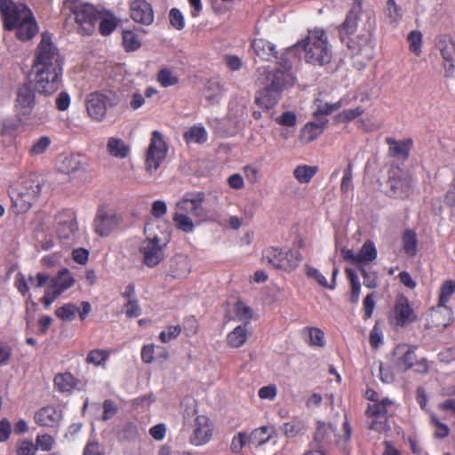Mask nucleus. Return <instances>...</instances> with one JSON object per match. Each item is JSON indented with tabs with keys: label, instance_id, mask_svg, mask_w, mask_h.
I'll return each instance as SVG.
<instances>
[{
	"label": "nucleus",
	"instance_id": "21",
	"mask_svg": "<svg viewBox=\"0 0 455 455\" xmlns=\"http://www.w3.org/2000/svg\"><path fill=\"white\" fill-rule=\"evenodd\" d=\"M443 60L447 76H451L455 68V43L449 37L442 36L436 43Z\"/></svg>",
	"mask_w": 455,
	"mask_h": 455
},
{
	"label": "nucleus",
	"instance_id": "1",
	"mask_svg": "<svg viewBox=\"0 0 455 455\" xmlns=\"http://www.w3.org/2000/svg\"><path fill=\"white\" fill-rule=\"evenodd\" d=\"M32 72L35 87L39 93L51 95L61 86L63 58L48 33L42 34L36 46Z\"/></svg>",
	"mask_w": 455,
	"mask_h": 455
},
{
	"label": "nucleus",
	"instance_id": "50",
	"mask_svg": "<svg viewBox=\"0 0 455 455\" xmlns=\"http://www.w3.org/2000/svg\"><path fill=\"white\" fill-rule=\"evenodd\" d=\"M101 16H103V14ZM98 23L99 32L104 36L110 35L117 26V20L113 16L108 18L101 17Z\"/></svg>",
	"mask_w": 455,
	"mask_h": 455
},
{
	"label": "nucleus",
	"instance_id": "48",
	"mask_svg": "<svg viewBox=\"0 0 455 455\" xmlns=\"http://www.w3.org/2000/svg\"><path fill=\"white\" fill-rule=\"evenodd\" d=\"M109 357V353L105 349H93L86 356V363L96 366L104 364Z\"/></svg>",
	"mask_w": 455,
	"mask_h": 455
},
{
	"label": "nucleus",
	"instance_id": "33",
	"mask_svg": "<svg viewBox=\"0 0 455 455\" xmlns=\"http://www.w3.org/2000/svg\"><path fill=\"white\" fill-rule=\"evenodd\" d=\"M224 93L221 83L217 79L209 80L204 86V97L211 104H216Z\"/></svg>",
	"mask_w": 455,
	"mask_h": 455
},
{
	"label": "nucleus",
	"instance_id": "55",
	"mask_svg": "<svg viewBox=\"0 0 455 455\" xmlns=\"http://www.w3.org/2000/svg\"><path fill=\"white\" fill-rule=\"evenodd\" d=\"M309 343L313 346L323 347L324 345V333L318 328H307Z\"/></svg>",
	"mask_w": 455,
	"mask_h": 455
},
{
	"label": "nucleus",
	"instance_id": "5",
	"mask_svg": "<svg viewBox=\"0 0 455 455\" xmlns=\"http://www.w3.org/2000/svg\"><path fill=\"white\" fill-rule=\"evenodd\" d=\"M64 7L73 15L76 29L79 35L91 36L95 32L96 25L102 15L101 11L82 0H66Z\"/></svg>",
	"mask_w": 455,
	"mask_h": 455
},
{
	"label": "nucleus",
	"instance_id": "54",
	"mask_svg": "<svg viewBox=\"0 0 455 455\" xmlns=\"http://www.w3.org/2000/svg\"><path fill=\"white\" fill-rule=\"evenodd\" d=\"M386 16L391 23H397L402 17V11L396 5L395 0H387L386 8Z\"/></svg>",
	"mask_w": 455,
	"mask_h": 455
},
{
	"label": "nucleus",
	"instance_id": "57",
	"mask_svg": "<svg viewBox=\"0 0 455 455\" xmlns=\"http://www.w3.org/2000/svg\"><path fill=\"white\" fill-rule=\"evenodd\" d=\"M235 315L241 321L250 320L252 316L251 308L242 301H237L235 307Z\"/></svg>",
	"mask_w": 455,
	"mask_h": 455
},
{
	"label": "nucleus",
	"instance_id": "64",
	"mask_svg": "<svg viewBox=\"0 0 455 455\" xmlns=\"http://www.w3.org/2000/svg\"><path fill=\"white\" fill-rule=\"evenodd\" d=\"M36 448L29 440H23L20 443L17 449V455H35Z\"/></svg>",
	"mask_w": 455,
	"mask_h": 455
},
{
	"label": "nucleus",
	"instance_id": "41",
	"mask_svg": "<svg viewBox=\"0 0 455 455\" xmlns=\"http://www.w3.org/2000/svg\"><path fill=\"white\" fill-rule=\"evenodd\" d=\"M418 241L416 235L411 230H406L403 235V249L404 252L412 257L417 253Z\"/></svg>",
	"mask_w": 455,
	"mask_h": 455
},
{
	"label": "nucleus",
	"instance_id": "9",
	"mask_svg": "<svg viewBox=\"0 0 455 455\" xmlns=\"http://www.w3.org/2000/svg\"><path fill=\"white\" fill-rule=\"evenodd\" d=\"M171 238V232L166 231L164 238L155 235L153 238L144 240L140 247L143 263L148 267H154L164 258L163 246H165Z\"/></svg>",
	"mask_w": 455,
	"mask_h": 455
},
{
	"label": "nucleus",
	"instance_id": "56",
	"mask_svg": "<svg viewBox=\"0 0 455 455\" xmlns=\"http://www.w3.org/2000/svg\"><path fill=\"white\" fill-rule=\"evenodd\" d=\"M306 275L314 279L319 285L328 288L326 277L318 269L311 266H306Z\"/></svg>",
	"mask_w": 455,
	"mask_h": 455
},
{
	"label": "nucleus",
	"instance_id": "45",
	"mask_svg": "<svg viewBox=\"0 0 455 455\" xmlns=\"http://www.w3.org/2000/svg\"><path fill=\"white\" fill-rule=\"evenodd\" d=\"M193 219L194 218L186 214L176 212L173 220L176 222V226L179 229L186 233H190L193 231L195 224L199 223L198 220L194 221Z\"/></svg>",
	"mask_w": 455,
	"mask_h": 455
},
{
	"label": "nucleus",
	"instance_id": "46",
	"mask_svg": "<svg viewBox=\"0 0 455 455\" xmlns=\"http://www.w3.org/2000/svg\"><path fill=\"white\" fill-rule=\"evenodd\" d=\"M346 274L350 281L351 293L350 300L352 303H357L360 297V283L355 272L350 268H346Z\"/></svg>",
	"mask_w": 455,
	"mask_h": 455
},
{
	"label": "nucleus",
	"instance_id": "16",
	"mask_svg": "<svg viewBox=\"0 0 455 455\" xmlns=\"http://www.w3.org/2000/svg\"><path fill=\"white\" fill-rule=\"evenodd\" d=\"M213 427L209 418L205 415H198L192 425L190 443L200 446L207 443L212 437Z\"/></svg>",
	"mask_w": 455,
	"mask_h": 455
},
{
	"label": "nucleus",
	"instance_id": "44",
	"mask_svg": "<svg viewBox=\"0 0 455 455\" xmlns=\"http://www.w3.org/2000/svg\"><path fill=\"white\" fill-rule=\"evenodd\" d=\"M122 38L123 45L126 52H134L141 45L139 36L132 30L124 31Z\"/></svg>",
	"mask_w": 455,
	"mask_h": 455
},
{
	"label": "nucleus",
	"instance_id": "19",
	"mask_svg": "<svg viewBox=\"0 0 455 455\" xmlns=\"http://www.w3.org/2000/svg\"><path fill=\"white\" fill-rule=\"evenodd\" d=\"M347 44L354 57L360 59V61H369L374 56V45L367 35L358 36L355 40L351 39Z\"/></svg>",
	"mask_w": 455,
	"mask_h": 455
},
{
	"label": "nucleus",
	"instance_id": "20",
	"mask_svg": "<svg viewBox=\"0 0 455 455\" xmlns=\"http://www.w3.org/2000/svg\"><path fill=\"white\" fill-rule=\"evenodd\" d=\"M132 19L143 25H150L154 20L152 6L146 0H133L130 4Z\"/></svg>",
	"mask_w": 455,
	"mask_h": 455
},
{
	"label": "nucleus",
	"instance_id": "27",
	"mask_svg": "<svg viewBox=\"0 0 455 455\" xmlns=\"http://www.w3.org/2000/svg\"><path fill=\"white\" fill-rule=\"evenodd\" d=\"M362 8L361 5L354 4L349 11L348 14L347 15V18L343 24L340 27L339 33H340V38L342 41H344V36L345 35H350L353 34L357 28V20L359 19V16L361 14Z\"/></svg>",
	"mask_w": 455,
	"mask_h": 455
},
{
	"label": "nucleus",
	"instance_id": "2",
	"mask_svg": "<svg viewBox=\"0 0 455 455\" xmlns=\"http://www.w3.org/2000/svg\"><path fill=\"white\" fill-rule=\"evenodd\" d=\"M257 84L260 87L255 102L264 109H270L278 101L281 92L293 84V76L289 68L269 70L267 68L258 69Z\"/></svg>",
	"mask_w": 455,
	"mask_h": 455
},
{
	"label": "nucleus",
	"instance_id": "18",
	"mask_svg": "<svg viewBox=\"0 0 455 455\" xmlns=\"http://www.w3.org/2000/svg\"><path fill=\"white\" fill-rule=\"evenodd\" d=\"M36 106L35 90L28 84L19 87L15 108L20 116L30 115Z\"/></svg>",
	"mask_w": 455,
	"mask_h": 455
},
{
	"label": "nucleus",
	"instance_id": "39",
	"mask_svg": "<svg viewBox=\"0 0 455 455\" xmlns=\"http://www.w3.org/2000/svg\"><path fill=\"white\" fill-rule=\"evenodd\" d=\"M184 137L188 143L202 144L207 140L208 134L204 126L195 125L185 132Z\"/></svg>",
	"mask_w": 455,
	"mask_h": 455
},
{
	"label": "nucleus",
	"instance_id": "60",
	"mask_svg": "<svg viewBox=\"0 0 455 455\" xmlns=\"http://www.w3.org/2000/svg\"><path fill=\"white\" fill-rule=\"evenodd\" d=\"M103 414L102 420L107 421L112 419L117 413V406L116 403L110 399L103 402Z\"/></svg>",
	"mask_w": 455,
	"mask_h": 455
},
{
	"label": "nucleus",
	"instance_id": "10",
	"mask_svg": "<svg viewBox=\"0 0 455 455\" xmlns=\"http://www.w3.org/2000/svg\"><path fill=\"white\" fill-rule=\"evenodd\" d=\"M76 283V279L68 268H63L58 272L56 276L51 279L50 285L46 288L41 301L45 308H48L53 301L64 291L71 288Z\"/></svg>",
	"mask_w": 455,
	"mask_h": 455
},
{
	"label": "nucleus",
	"instance_id": "58",
	"mask_svg": "<svg viewBox=\"0 0 455 455\" xmlns=\"http://www.w3.org/2000/svg\"><path fill=\"white\" fill-rule=\"evenodd\" d=\"M124 308L125 315L130 318L138 317L141 314V308L137 299H129Z\"/></svg>",
	"mask_w": 455,
	"mask_h": 455
},
{
	"label": "nucleus",
	"instance_id": "38",
	"mask_svg": "<svg viewBox=\"0 0 455 455\" xmlns=\"http://www.w3.org/2000/svg\"><path fill=\"white\" fill-rule=\"evenodd\" d=\"M189 272L190 265L188 257L177 255L174 259V266H172V278H184Z\"/></svg>",
	"mask_w": 455,
	"mask_h": 455
},
{
	"label": "nucleus",
	"instance_id": "3",
	"mask_svg": "<svg viewBox=\"0 0 455 455\" xmlns=\"http://www.w3.org/2000/svg\"><path fill=\"white\" fill-rule=\"evenodd\" d=\"M301 46L305 52V60L315 66H324L331 62L332 52L327 35L322 28L308 30L305 39L298 42L294 47Z\"/></svg>",
	"mask_w": 455,
	"mask_h": 455
},
{
	"label": "nucleus",
	"instance_id": "17",
	"mask_svg": "<svg viewBox=\"0 0 455 455\" xmlns=\"http://www.w3.org/2000/svg\"><path fill=\"white\" fill-rule=\"evenodd\" d=\"M391 321L396 326H404L416 321L417 316L411 307L409 300L400 296L396 299L391 314Z\"/></svg>",
	"mask_w": 455,
	"mask_h": 455
},
{
	"label": "nucleus",
	"instance_id": "22",
	"mask_svg": "<svg viewBox=\"0 0 455 455\" xmlns=\"http://www.w3.org/2000/svg\"><path fill=\"white\" fill-rule=\"evenodd\" d=\"M203 197L198 196L195 198H184L177 204V213H183L189 217L202 221L205 216V212L202 206Z\"/></svg>",
	"mask_w": 455,
	"mask_h": 455
},
{
	"label": "nucleus",
	"instance_id": "6",
	"mask_svg": "<svg viewBox=\"0 0 455 455\" xmlns=\"http://www.w3.org/2000/svg\"><path fill=\"white\" fill-rule=\"evenodd\" d=\"M262 259L273 268L291 272L300 264L302 256L295 250L269 247L263 251Z\"/></svg>",
	"mask_w": 455,
	"mask_h": 455
},
{
	"label": "nucleus",
	"instance_id": "47",
	"mask_svg": "<svg viewBox=\"0 0 455 455\" xmlns=\"http://www.w3.org/2000/svg\"><path fill=\"white\" fill-rule=\"evenodd\" d=\"M77 312H79V308L76 305L68 303L58 307L55 310V315L63 321L70 322L75 318Z\"/></svg>",
	"mask_w": 455,
	"mask_h": 455
},
{
	"label": "nucleus",
	"instance_id": "28",
	"mask_svg": "<svg viewBox=\"0 0 455 455\" xmlns=\"http://www.w3.org/2000/svg\"><path fill=\"white\" fill-rule=\"evenodd\" d=\"M53 383L59 392L70 393L80 384V380L70 372H64L55 375Z\"/></svg>",
	"mask_w": 455,
	"mask_h": 455
},
{
	"label": "nucleus",
	"instance_id": "31",
	"mask_svg": "<svg viewBox=\"0 0 455 455\" xmlns=\"http://www.w3.org/2000/svg\"><path fill=\"white\" fill-rule=\"evenodd\" d=\"M107 150L114 157L124 159L130 154V147L123 140L110 137L108 140Z\"/></svg>",
	"mask_w": 455,
	"mask_h": 455
},
{
	"label": "nucleus",
	"instance_id": "13",
	"mask_svg": "<svg viewBox=\"0 0 455 455\" xmlns=\"http://www.w3.org/2000/svg\"><path fill=\"white\" fill-rule=\"evenodd\" d=\"M120 221V216L114 210L100 206L97 209L92 228L98 235L106 237L119 226Z\"/></svg>",
	"mask_w": 455,
	"mask_h": 455
},
{
	"label": "nucleus",
	"instance_id": "36",
	"mask_svg": "<svg viewBox=\"0 0 455 455\" xmlns=\"http://www.w3.org/2000/svg\"><path fill=\"white\" fill-rule=\"evenodd\" d=\"M318 167L307 164L298 165L293 171V176L300 184H307L317 173Z\"/></svg>",
	"mask_w": 455,
	"mask_h": 455
},
{
	"label": "nucleus",
	"instance_id": "15",
	"mask_svg": "<svg viewBox=\"0 0 455 455\" xmlns=\"http://www.w3.org/2000/svg\"><path fill=\"white\" fill-rule=\"evenodd\" d=\"M56 233L60 240L63 243L72 241L78 231V224L75 212L71 210H63L56 216Z\"/></svg>",
	"mask_w": 455,
	"mask_h": 455
},
{
	"label": "nucleus",
	"instance_id": "63",
	"mask_svg": "<svg viewBox=\"0 0 455 455\" xmlns=\"http://www.w3.org/2000/svg\"><path fill=\"white\" fill-rule=\"evenodd\" d=\"M54 439L50 435H38L36 436V445L42 451H49L52 449Z\"/></svg>",
	"mask_w": 455,
	"mask_h": 455
},
{
	"label": "nucleus",
	"instance_id": "35",
	"mask_svg": "<svg viewBox=\"0 0 455 455\" xmlns=\"http://www.w3.org/2000/svg\"><path fill=\"white\" fill-rule=\"evenodd\" d=\"M395 406V401L385 397L375 403H370L367 407V416H387L391 408Z\"/></svg>",
	"mask_w": 455,
	"mask_h": 455
},
{
	"label": "nucleus",
	"instance_id": "30",
	"mask_svg": "<svg viewBox=\"0 0 455 455\" xmlns=\"http://www.w3.org/2000/svg\"><path fill=\"white\" fill-rule=\"evenodd\" d=\"M275 429L269 427H260L251 432L248 443L256 447L267 443L274 435Z\"/></svg>",
	"mask_w": 455,
	"mask_h": 455
},
{
	"label": "nucleus",
	"instance_id": "26",
	"mask_svg": "<svg viewBox=\"0 0 455 455\" xmlns=\"http://www.w3.org/2000/svg\"><path fill=\"white\" fill-rule=\"evenodd\" d=\"M386 142L388 145L389 155L403 160H405L409 156V152L412 146V140L411 139L403 140H396L393 138H387Z\"/></svg>",
	"mask_w": 455,
	"mask_h": 455
},
{
	"label": "nucleus",
	"instance_id": "34",
	"mask_svg": "<svg viewBox=\"0 0 455 455\" xmlns=\"http://www.w3.org/2000/svg\"><path fill=\"white\" fill-rule=\"evenodd\" d=\"M451 310L445 305H438L436 309H434L431 314L433 323L436 327L445 328L451 322Z\"/></svg>",
	"mask_w": 455,
	"mask_h": 455
},
{
	"label": "nucleus",
	"instance_id": "25",
	"mask_svg": "<svg viewBox=\"0 0 455 455\" xmlns=\"http://www.w3.org/2000/svg\"><path fill=\"white\" fill-rule=\"evenodd\" d=\"M327 122L324 119L323 121L319 120V123L309 122L306 124L300 131L299 140L307 144L316 140L323 132Z\"/></svg>",
	"mask_w": 455,
	"mask_h": 455
},
{
	"label": "nucleus",
	"instance_id": "52",
	"mask_svg": "<svg viewBox=\"0 0 455 455\" xmlns=\"http://www.w3.org/2000/svg\"><path fill=\"white\" fill-rule=\"evenodd\" d=\"M410 51L419 55L421 52L422 35L419 31H411L408 36Z\"/></svg>",
	"mask_w": 455,
	"mask_h": 455
},
{
	"label": "nucleus",
	"instance_id": "12",
	"mask_svg": "<svg viewBox=\"0 0 455 455\" xmlns=\"http://www.w3.org/2000/svg\"><path fill=\"white\" fill-rule=\"evenodd\" d=\"M387 187L390 196L407 198L413 190L411 176L400 168H394L389 172Z\"/></svg>",
	"mask_w": 455,
	"mask_h": 455
},
{
	"label": "nucleus",
	"instance_id": "61",
	"mask_svg": "<svg viewBox=\"0 0 455 455\" xmlns=\"http://www.w3.org/2000/svg\"><path fill=\"white\" fill-rule=\"evenodd\" d=\"M455 291V284L452 281H446L441 290V294L439 298V304L440 305H445V303L448 301L451 295Z\"/></svg>",
	"mask_w": 455,
	"mask_h": 455
},
{
	"label": "nucleus",
	"instance_id": "32",
	"mask_svg": "<svg viewBox=\"0 0 455 455\" xmlns=\"http://www.w3.org/2000/svg\"><path fill=\"white\" fill-rule=\"evenodd\" d=\"M343 105L344 102L342 100H339L335 103H329L321 99H316L314 102L315 110L313 115L315 118H318V120L321 121L322 116L331 115L339 109Z\"/></svg>",
	"mask_w": 455,
	"mask_h": 455
},
{
	"label": "nucleus",
	"instance_id": "53",
	"mask_svg": "<svg viewBox=\"0 0 455 455\" xmlns=\"http://www.w3.org/2000/svg\"><path fill=\"white\" fill-rule=\"evenodd\" d=\"M371 419L369 427L379 433H382L387 430V416H368Z\"/></svg>",
	"mask_w": 455,
	"mask_h": 455
},
{
	"label": "nucleus",
	"instance_id": "37",
	"mask_svg": "<svg viewBox=\"0 0 455 455\" xmlns=\"http://www.w3.org/2000/svg\"><path fill=\"white\" fill-rule=\"evenodd\" d=\"M248 331L246 325L235 327L227 337L228 344L235 348L242 347L247 340Z\"/></svg>",
	"mask_w": 455,
	"mask_h": 455
},
{
	"label": "nucleus",
	"instance_id": "62",
	"mask_svg": "<svg viewBox=\"0 0 455 455\" xmlns=\"http://www.w3.org/2000/svg\"><path fill=\"white\" fill-rule=\"evenodd\" d=\"M248 443V438L244 433H238L231 441L230 449L235 453H239L243 447Z\"/></svg>",
	"mask_w": 455,
	"mask_h": 455
},
{
	"label": "nucleus",
	"instance_id": "24",
	"mask_svg": "<svg viewBox=\"0 0 455 455\" xmlns=\"http://www.w3.org/2000/svg\"><path fill=\"white\" fill-rule=\"evenodd\" d=\"M60 419V412L53 406H45L35 414V421L42 427H53Z\"/></svg>",
	"mask_w": 455,
	"mask_h": 455
},
{
	"label": "nucleus",
	"instance_id": "14",
	"mask_svg": "<svg viewBox=\"0 0 455 455\" xmlns=\"http://www.w3.org/2000/svg\"><path fill=\"white\" fill-rule=\"evenodd\" d=\"M167 149V145L162 134L157 131L153 132L146 155V169L148 171H156L158 169L161 163L165 158Z\"/></svg>",
	"mask_w": 455,
	"mask_h": 455
},
{
	"label": "nucleus",
	"instance_id": "4",
	"mask_svg": "<svg viewBox=\"0 0 455 455\" xmlns=\"http://www.w3.org/2000/svg\"><path fill=\"white\" fill-rule=\"evenodd\" d=\"M42 191V184L36 174L22 177L11 186L9 196L12 208L17 214L27 212L38 199Z\"/></svg>",
	"mask_w": 455,
	"mask_h": 455
},
{
	"label": "nucleus",
	"instance_id": "59",
	"mask_svg": "<svg viewBox=\"0 0 455 455\" xmlns=\"http://www.w3.org/2000/svg\"><path fill=\"white\" fill-rule=\"evenodd\" d=\"M363 113V108L357 107L354 109H346L339 114L338 119L339 122H349L360 116Z\"/></svg>",
	"mask_w": 455,
	"mask_h": 455
},
{
	"label": "nucleus",
	"instance_id": "49",
	"mask_svg": "<svg viewBox=\"0 0 455 455\" xmlns=\"http://www.w3.org/2000/svg\"><path fill=\"white\" fill-rule=\"evenodd\" d=\"M304 428L302 421L299 419H292L290 422H286L283 425L282 430L284 435L288 438L297 436Z\"/></svg>",
	"mask_w": 455,
	"mask_h": 455
},
{
	"label": "nucleus",
	"instance_id": "11",
	"mask_svg": "<svg viewBox=\"0 0 455 455\" xmlns=\"http://www.w3.org/2000/svg\"><path fill=\"white\" fill-rule=\"evenodd\" d=\"M31 10L25 4H17L12 0H0V14L4 28L14 30L17 24L26 16L31 15Z\"/></svg>",
	"mask_w": 455,
	"mask_h": 455
},
{
	"label": "nucleus",
	"instance_id": "43",
	"mask_svg": "<svg viewBox=\"0 0 455 455\" xmlns=\"http://www.w3.org/2000/svg\"><path fill=\"white\" fill-rule=\"evenodd\" d=\"M377 257V250L372 242H366L358 253V263H368L373 261Z\"/></svg>",
	"mask_w": 455,
	"mask_h": 455
},
{
	"label": "nucleus",
	"instance_id": "42",
	"mask_svg": "<svg viewBox=\"0 0 455 455\" xmlns=\"http://www.w3.org/2000/svg\"><path fill=\"white\" fill-rule=\"evenodd\" d=\"M334 429L331 425H327L324 422H318L315 434V441L321 444L330 443L331 435Z\"/></svg>",
	"mask_w": 455,
	"mask_h": 455
},
{
	"label": "nucleus",
	"instance_id": "7",
	"mask_svg": "<svg viewBox=\"0 0 455 455\" xmlns=\"http://www.w3.org/2000/svg\"><path fill=\"white\" fill-rule=\"evenodd\" d=\"M119 99L113 92H92L86 98V111L95 122H101L107 116V111L118 104Z\"/></svg>",
	"mask_w": 455,
	"mask_h": 455
},
{
	"label": "nucleus",
	"instance_id": "29",
	"mask_svg": "<svg viewBox=\"0 0 455 455\" xmlns=\"http://www.w3.org/2000/svg\"><path fill=\"white\" fill-rule=\"evenodd\" d=\"M252 48L257 56L264 60H271L276 58L277 52L275 45L263 38L255 39L252 43Z\"/></svg>",
	"mask_w": 455,
	"mask_h": 455
},
{
	"label": "nucleus",
	"instance_id": "23",
	"mask_svg": "<svg viewBox=\"0 0 455 455\" xmlns=\"http://www.w3.org/2000/svg\"><path fill=\"white\" fill-rule=\"evenodd\" d=\"M14 29H16V37L19 40L23 42L31 40L38 32V26L33 12L20 20Z\"/></svg>",
	"mask_w": 455,
	"mask_h": 455
},
{
	"label": "nucleus",
	"instance_id": "40",
	"mask_svg": "<svg viewBox=\"0 0 455 455\" xmlns=\"http://www.w3.org/2000/svg\"><path fill=\"white\" fill-rule=\"evenodd\" d=\"M163 347H157L156 352V347L153 345H146L141 349V360L146 363H152L156 357L164 358V360L167 359L168 354L166 352H163Z\"/></svg>",
	"mask_w": 455,
	"mask_h": 455
},
{
	"label": "nucleus",
	"instance_id": "8",
	"mask_svg": "<svg viewBox=\"0 0 455 455\" xmlns=\"http://www.w3.org/2000/svg\"><path fill=\"white\" fill-rule=\"evenodd\" d=\"M395 366L401 372L410 369L417 373L426 374L428 371V363L425 358L418 359L415 349L408 345L397 346L394 350Z\"/></svg>",
	"mask_w": 455,
	"mask_h": 455
},
{
	"label": "nucleus",
	"instance_id": "51",
	"mask_svg": "<svg viewBox=\"0 0 455 455\" xmlns=\"http://www.w3.org/2000/svg\"><path fill=\"white\" fill-rule=\"evenodd\" d=\"M52 144V140L48 136H42L38 140H35L32 147L29 149L30 156H39L44 153L50 145Z\"/></svg>",
	"mask_w": 455,
	"mask_h": 455
}]
</instances>
